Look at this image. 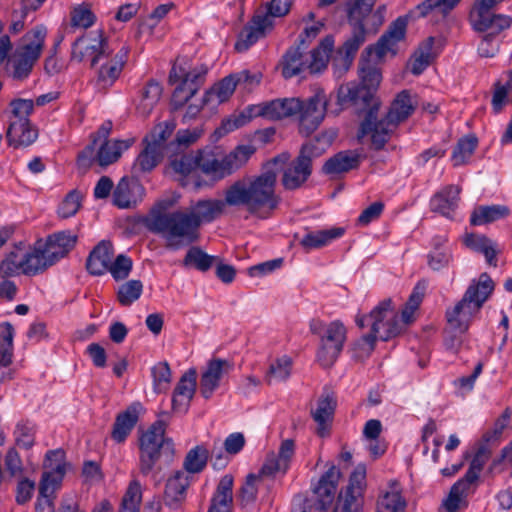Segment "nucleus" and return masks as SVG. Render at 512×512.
<instances>
[{"mask_svg": "<svg viewBox=\"0 0 512 512\" xmlns=\"http://www.w3.org/2000/svg\"><path fill=\"white\" fill-rule=\"evenodd\" d=\"M276 194V173L262 172L248 182L237 180L224 191V199H200L188 211L161 212L153 210L146 220V228L165 240L169 250H179L199 240L202 223L217 219L225 206L243 207L260 219L269 218L280 204Z\"/></svg>", "mask_w": 512, "mask_h": 512, "instance_id": "1", "label": "nucleus"}, {"mask_svg": "<svg viewBox=\"0 0 512 512\" xmlns=\"http://www.w3.org/2000/svg\"><path fill=\"white\" fill-rule=\"evenodd\" d=\"M327 99L324 93H316L306 101L299 98L274 99L248 106L239 115L222 121L219 134H226L247 124L251 119L263 117L268 120H281L293 115L299 116V132L309 136L321 124L325 117Z\"/></svg>", "mask_w": 512, "mask_h": 512, "instance_id": "2", "label": "nucleus"}, {"mask_svg": "<svg viewBox=\"0 0 512 512\" xmlns=\"http://www.w3.org/2000/svg\"><path fill=\"white\" fill-rule=\"evenodd\" d=\"M330 145L329 138L325 135H317L313 139L304 143L299 151L298 156L290 161V154L283 152L275 156L268 162L267 170H272L276 174V170L270 168V165H286L283 168L281 183L286 190H296L300 188L312 174L313 160L321 157Z\"/></svg>", "mask_w": 512, "mask_h": 512, "instance_id": "3", "label": "nucleus"}, {"mask_svg": "<svg viewBox=\"0 0 512 512\" xmlns=\"http://www.w3.org/2000/svg\"><path fill=\"white\" fill-rule=\"evenodd\" d=\"M415 108L416 105L409 91H401L392 102L384 118L378 120V118L375 117L374 109L363 119L358 137L369 135L372 148L375 150L383 149L398 124L411 116Z\"/></svg>", "mask_w": 512, "mask_h": 512, "instance_id": "4", "label": "nucleus"}, {"mask_svg": "<svg viewBox=\"0 0 512 512\" xmlns=\"http://www.w3.org/2000/svg\"><path fill=\"white\" fill-rule=\"evenodd\" d=\"M493 291L491 277L487 273L480 274L477 281L470 283L462 299L446 310L445 318L449 327L460 334L466 333Z\"/></svg>", "mask_w": 512, "mask_h": 512, "instance_id": "5", "label": "nucleus"}, {"mask_svg": "<svg viewBox=\"0 0 512 512\" xmlns=\"http://www.w3.org/2000/svg\"><path fill=\"white\" fill-rule=\"evenodd\" d=\"M333 47V38L327 36L316 48L307 52L308 45H305V38L302 37L296 45L290 47L283 55V76L292 78L304 72L314 74L323 71L327 67Z\"/></svg>", "mask_w": 512, "mask_h": 512, "instance_id": "6", "label": "nucleus"}, {"mask_svg": "<svg viewBox=\"0 0 512 512\" xmlns=\"http://www.w3.org/2000/svg\"><path fill=\"white\" fill-rule=\"evenodd\" d=\"M146 431L139 437V469L142 475H149L156 467L161 457L170 462L174 456V443L171 438L165 437L168 412L159 415Z\"/></svg>", "mask_w": 512, "mask_h": 512, "instance_id": "7", "label": "nucleus"}, {"mask_svg": "<svg viewBox=\"0 0 512 512\" xmlns=\"http://www.w3.org/2000/svg\"><path fill=\"white\" fill-rule=\"evenodd\" d=\"M54 264V260L46 252L44 241L39 239L29 251H24L20 247L11 251L0 264V274L2 277L20 273L31 276L44 272Z\"/></svg>", "mask_w": 512, "mask_h": 512, "instance_id": "8", "label": "nucleus"}, {"mask_svg": "<svg viewBox=\"0 0 512 512\" xmlns=\"http://www.w3.org/2000/svg\"><path fill=\"white\" fill-rule=\"evenodd\" d=\"M312 334L320 337V346L317 351V361L324 368L334 365L341 354L344 343L347 339V329L344 324L335 320L325 323L319 319H312L310 322Z\"/></svg>", "mask_w": 512, "mask_h": 512, "instance_id": "9", "label": "nucleus"}, {"mask_svg": "<svg viewBox=\"0 0 512 512\" xmlns=\"http://www.w3.org/2000/svg\"><path fill=\"white\" fill-rule=\"evenodd\" d=\"M355 322L361 329L369 326V333L381 341H388L403 332V325L390 298L379 302L369 314L357 315Z\"/></svg>", "mask_w": 512, "mask_h": 512, "instance_id": "10", "label": "nucleus"}, {"mask_svg": "<svg viewBox=\"0 0 512 512\" xmlns=\"http://www.w3.org/2000/svg\"><path fill=\"white\" fill-rule=\"evenodd\" d=\"M254 153L252 145H239L221 158L213 152L200 150L199 168L214 181H219L242 168Z\"/></svg>", "mask_w": 512, "mask_h": 512, "instance_id": "11", "label": "nucleus"}, {"mask_svg": "<svg viewBox=\"0 0 512 512\" xmlns=\"http://www.w3.org/2000/svg\"><path fill=\"white\" fill-rule=\"evenodd\" d=\"M376 0H348L347 16L348 22L352 26L351 36L343 43L339 53L343 54L346 61L351 62L358 52L359 48L366 41L368 23L364 22Z\"/></svg>", "mask_w": 512, "mask_h": 512, "instance_id": "12", "label": "nucleus"}, {"mask_svg": "<svg viewBox=\"0 0 512 512\" xmlns=\"http://www.w3.org/2000/svg\"><path fill=\"white\" fill-rule=\"evenodd\" d=\"M47 30L44 26H36L22 38L12 61L14 79L23 80L29 76L35 62L41 55Z\"/></svg>", "mask_w": 512, "mask_h": 512, "instance_id": "13", "label": "nucleus"}, {"mask_svg": "<svg viewBox=\"0 0 512 512\" xmlns=\"http://www.w3.org/2000/svg\"><path fill=\"white\" fill-rule=\"evenodd\" d=\"M115 48L102 30L91 31L78 37L72 44L71 60L88 62L92 68L108 57Z\"/></svg>", "mask_w": 512, "mask_h": 512, "instance_id": "14", "label": "nucleus"}, {"mask_svg": "<svg viewBox=\"0 0 512 512\" xmlns=\"http://www.w3.org/2000/svg\"><path fill=\"white\" fill-rule=\"evenodd\" d=\"M44 467L49 471L42 474L39 494L51 512H54L53 494L60 487L66 473L65 452L62 449L48 451Z\"/></svg>", "mask_w": 512, "mask_h": 512, "instance_id": "15", "label": "nucleus"}, {"mask_svg": "<svg viewBox=\"0 0 512 512\" xmlns=\"http://www.w3.org/2000/svg\"><path fill=\"white\" fill-rule=\"evenodd\" d=\"M207 72L208 68L205 65L194 67L189 72L180 74L175 66L171 69L169 81L174 83L181 80L171 98V105L174 110L183 107L198 92L205 82Z\"/></svg>", "mask_w": 512, "mask_h": 512, "instance_id": "16", "label": "nucleus"}, {"mask_svg": "<svg viewBox=\"0 0 512 512\" xmlns=\"http://www.w3.org/2000/svg\"><path fill=\"white\" fill-rule=\"evenodd\" d=\"M503 0H477L470 12V23L477 32L485 33L489 29L495 32H502L510 28L512 17L504 14H495L492 12Z\"/></svg>", "mask_w": 512, "mask_h": 512, "instance_id": "17", "label": "nucleus"}, {"mask_svg": "<svg viewBox=\"0 0 512 512\" xmlns=\"http://www.w3.org/2000/svg\"><path fill=\"white\" fill-rule=\"evenodd\" d=\"M337 102L342 108H353L357 113L365 112V117L375 109L377 117L379 102L375 94L364 86L351 81L339 87Z\"/></svg>", "mask_w": 512, "mask_h": 512, "instance_id": "18", "label": "nucleus"}, {"mask_svg": "<svg viewBox=\"0 0 512 512\" xmlns=\"http://www.w3.org/2000/svg\"><path fill=\"white\" fill-rule=\"evenodd\" d=\"M366 467L358 465L351 473L345 489L341 490L333 512H359L363 504L366 487Z\"/></svg>", "mask_w": 512, "mask_h": 512, "instance_id": "19", "label": "nucleus"}, {"mask_svg": "<svg viewBox=\"0 0 512 512\" xmlns=\"http://www.w3.org/2000/svg\"><path fill=\"white\" fill-rule=\"evenodd\" d=\"M129 48L121 46L97 65V83L102 88L111 87L120 77L128 60Z\"/></svg>", "mask_w": 512, "mask_h": 512, "instance_id": "20", "label": "nucleus"}, {"mask_svg": "<svg viewBox=\"0 0 512 512\" xmlns=\"http://www.w3.org/2000/svg\"><path fill=\"white\" fill-rule=\"evenodd\" d=\"M407 22L404 18H397L389 29L379 38L375 45L368 46L365 53L370 56L373 53L381 59L388 52L395 53V46L405 37Z\"/></svg>", "mask_w": 512, "mask_h": 512, "instance_id": "21", "label": "nucleus"}, {"mask_svg": "<svg viewBox=\"0 0 512 512\" xmlns=\"http://www.w3.org/2000/svg\"><path fill=\"white\" fill-rule=\"evenodd\" d=\"M295 452V443L292 439L282 441L278 453L270 452L259 471V477L275 476L276 473H286L289 463Z\"/></svg>", "mask_w": 512, "mask_h": 512, "instance_id": "22", "label": "nucleus"}, {"mask_svg": "<svg viewBox=\"0 0 512 512\" xmlns=\"http://www.w3.org/2000/svg\"><path fill=\"white\" fill-rule=\"evenodd\" d=\"M272 26V21L266 13H257L244 26L235 43V50L244 52L265 35V30Z\"/></svg>", "mask_w": 512, "mask_h": 512, "instance_id": "23", "label": "nucleus"}, {"mask_svg": "<svg viewBox=\"0 0 512 512\" xmlns=\"http://www.w3.org/2000/svg\"><path fill=\"white\" fill-rule=\"evenodd\" d=\"M232 368L225 359H212L207 363L205 371L200 378V393L205 399H210L214 391L219 387L223 375Z\"/></svg>", "mask_w": 512, "mask_h": 512, "instance_id": "24", "label": "nucleus"}, {"mask_svg": "<svg viewBox=\"0 0 512 512\" xmlns=\"http://www.w3.org/2000/svg\"><path fill=\"white\" fill-rule=\"evenodd\" d=\"M336 405L333 394L326 393L319 398L316 409L311 410V416L317 423L316 434L321 438L330 435Z\"/></svg>", "mask_w": 512, "mask_h": 512, "instance_id": "25", "label": "nucleus"}, {"mask_svg": "<svg viewBox=\"0 0 512 512\" xmlns=\"http://www.w3.org/2000/svg\"><path fill=\"white\" fill-rule=\"evenodd\" d=\"M142 410V404L140 402H134L124 411L117 414L111 431V438L115 442L122 443L126 440L137 424Z\"/></svg>", "mask_w": 512, "mask_h": 512, "instance_id": "26", "label": "nucleus"}, {"mask_svg": "<svg viewBox=\"0 0 512 512\" xmlns=\"http://www.w3.org/2000/svg\"><path fill=\"white\" fill-rule=\"evenodd\" d=\"M197 374L194 369L188 370L177 383L173 398L172 409L175 412L185 413L196 391Z\"/></svg>", "mask_w": 512, "mask_h": 512, "instance_id": "27", "label": "nucleus"}, {"mask_svg": "<svg viewBox=\"0 0 512 512\" xmlns=\"http://www.w3.org/2000/svg\"><path fill=\"white\" fill-rule=\"evenodd\" d=\"M461 188L457 185H447L435 193L430 200V209L444 217L452 218L457 209Z\"/></svg>", "mask_w": 512, "mask_h": 512, "instance_id": "28", "label": "nucleus"}, {"mask_svg": "<svg viewBox=\"0 0 512 512\" xmlns=\"http://www.w3.org/2000/svg\"><path fill=\"white\" fill-rule=\"evenodd\" d=\"M114 251L109 241L102 240L89 253L86 261L87 271L94 276L106 273L113 259Z\"/></svg>", "mask_w": 512, "mask_h": 512, "instance_id": "29", "label": "nucleus"}, {"mask_svg": "<svg viewBox=\"0 0 512 512\" xmlns=\"http://www.w3.org/2000/svg\"><path fill=\"white\" fill-rule=\"evenodd\" d=\"M168 168L176 175L185 177L199 167L200 150H168Z\"/></svg>", "mask_w": 512, "mask_h": 512, "instance_id": "30", "label": "nucleus"}, {"mask_svg": "<svg viewBox=\"0 0 512 512\" xmlns=\"http://www.w3.org/2000/svg\"><path fill=\"white\" fill-rule=\"evenodd\" d=\"M340 476V470L334 465L321 476L314 493L322 509H326L333 502Z\"/></svg>", "mask_w": 512, "mask_h": 512, "instance_id": "31", "label": "nucleus"}, {"mask_svg": "<svg viewBox=\"0 0 512 512\" xmlns=\"http://www.w3.org/2000/svg\"><path fill=\"white\" fill-rule=\"evenodd\" d=\"M233 476L224 475L210 500L207 512H232L233 507Z\"/></svg>", "mask_w": 512, "mask_h": 512, "instance_id": "32", "label": "nucleus"}, {"mask_svg": "<svg viewBox=\"0 0 512 512\" xmlns=\"http://www.w3.org/2000/svg\"><path fill=\"white\" fill-rule=\"evenodd\" d=\"M189 478L183 471H177L167 480L164 491V502L170 508L176 509L185 500Z\"/></svg>", "mask_w": 512, "mask_h": 512, "instance_id": "33", "label": "nucleus"}, {"mask_svg": "<svg viewBox=\"0 0 512 512\" xmlns=\"http://www.w3.org/2000/svg\"><path fill=\"white\" fill-rule=\"evenodd\" d=\"M76 242L77 236L66 230L49 235L44 241V245L46 252L50 254V257L56 263L74 248Z\"/></svg>", "mask_w": 512, "mask_h": 512, "instance_id": "34", "label": "nucleus"}, {"mask_svg": "<svg viewBox=\"0 0 512 512\" xmlns=\"http://www.w3.org/2000/svg\"><path fill=\"white\" fill-rule=\"evenodd\" d=\"M360 155L353 151H341L329 158L322 166V173L325 175H336L346 173L358 168Z\"/></svg>", "mask_w": 512, "mask_h": 512, "instance_id": "35", "label": "nucleus"}, {"mask_svg": "<svg viewBox=\"0 0 512 512\" xmlns=\"http://www.w3.org/2000/svg\"><path fill=\"white\" fill-rule=\"evenodd\" d=\"M143 191L142 185L137 182H130L123 177L113 190V204L121 209H127L137 204V193Z\"/></svg>", "mask_w": 512, "mask_h": 512, "instance_id": "36", "label": "nucleus"}, {"mask_svg": "<svg viewBox=\"0 0 512 512\" xmlns=\"http://www.w3.org/2000/svg\"><path fill=\"white\" fill-rule=\"evenodd\" d=\"M6 137L10 146L26 147L35 142L38 131L31 123L10 122Z\"/></svg>", "mask_w": 512, "mask_h": 512, "instance_id": "37", "label": "nucleus"}, {"mask_svg": "<svg viewBox=\"0 0 512 512\" xmlns=\"http://www.w3.org/2000/svg\"><path fill=\"white\" fill-rule=\"evenodd\" d=\"M510 209L506 205H480L471 213L470 223L474 226L485 225L508 217Z\"/></svg>", "mask_w": 512, "mask_h": 512, "instance_id": "38", "label": "nucleus"}, {"mask_svg": "<svg viewBox=\"0 0 512 512\" xmlns=\"http://www.w3.org/2000/svg\"><path fill=\"white\" fill-rule=\"evenodd\" d=\"M133 142L134 139L132 138L127 140H115L113 142H102L96 154V162L102 167L114 163L121 156V153L127 150Z\"/></svg>", "mask_w": 512, "mask_h": 512, "instance_id": "39", "label": "nucleus"}, {"mask_svg": "<svg viewBox=\"0 0 512 512\" xmlns=\"http://www.w3.org/2000/svg\"><path fill=\"white\" fill-rule=\"evenodd\" d=\"M345 230L342 227H333L330 229L309 232L303 236L300 241L301 246L306 250L319 249L335 239L343 236Z\"/></svg>", "mask_w": 512, "mask_h": 512, "instance_id": "40", "label": "nucleus"}, {"mask_svg": "<svg viewBox=\"0 0 512 512\" xmlns=\"http://www.w3.org/2000/svg\"><path fill=\"white\" fill-rule=\"evenodd\" d=\"M176 129L174 119L160 122L153 127L151 132L143 139V144H149L158 150L168 152L167 140L171 137Z\"/></svg>", "mask_w": 512, "mask_h": 512, "instance_id": "41", "label": "nucleus"}, {"mask_svg": "<svg viewBox=\"0 0 512 512\" xmlns=\"http://www.w3.org/2000/svg\"><path fill=\"white\" fill-rule=\"evenodd\" d=\"M162 86L154 79H150L140 91V100L137 110L143 116L149 115L162 95Z\"/></svg>", "mask_w": 512, "mask_h": 512, "instance_id": "42", "label": "nucleus"}, {"mask_svg": "<svg viewBox=\"0 0 512 512\" xmlns=\"http://www.w3.org/2000/svg\"><path fill=\"white\" fill-rule=\"evenodd\" d=\"M434 37H429L414 53L411 61V72L420 75L434 60L437 53L433 51Z\"/></svg>", "mask_w": 512, "mask_h": 512, "instance_id": "43", "label": "nucleus"}, {"mask_svg": "<svg viewBox=\"0 0 512 512\" xmlns=\"http://www.w3.org/2000/svg\"><path fill=\"white\" fill-rule=\"evenodd\" d=\"M164 153L149 144H144L143 150L136 158L133 171L135 173L151 172L162 160Z\"/></svg>", "mask_w": 512, "mask_h": 512, "instance_id": "44", "label": "nucleus"}, {"mask_svg": "<svg viewBox=\"0 0 512 512\" xmlns=\"http://www.w3.org/2000/svg\"><path fill=\"white\" fill-rule=\"evenodd\" d=\"M217 261V256L208 255L200 247L192 246L183 259V265L207 272Z\"/></svg>", "mask_w": 512, "mask_h": 512, "instance_id": "45", "label": "nucleus"}, {"mask_svg": "<svg viewBox=\"0 0 512 512\" xmlns=\"http://www.w3.org/2000/svg\"><path fill=\"white\" fill-rule=\"evenodd\" d=\"M478 146V139L474 135L465 136L457 142L453 152L454 166H461L468 162Z\"/></svg>", "mask_w": 512, "mask_h": 512, "instance_id": "46", "label": "nucleus"}, {"mask_svg": "<svg viewBox=\"0 0 512 512\" xmlns=\"http://www.w3.org/2000/svg\"><path fill=\"white\" fill-rule=\"evenodd\" d=\"M490 456V449L486 445L480 446L477 449L472 461L470 462L467 472L461 479L470 485L475 484L479 478V475L484 465L489 460Z\"/></svg>", "mask_w": 512, "mask_h": 512, "instance_id": "47", "label": "nucleus"}, {"mask_svg": "<svg viewBox=\"0 0 512 512\" xmlns=\"http://www.w3.org/2000/svg\"><path fill=\"white\" fill-rule=\"evenodd\" d=\"M472 485L459 479L450 489L448 497L443 502L447 512H457L462 504L466 506L465 497Z\"/></svg>", "mask_w": 512, "mask_h": 512, "instance_id": "48", "label": "nucleus"}, {"mask_svg": "<svg viewBox=\"0 0 512 512\" xmlns=\"http://www.w3.org/2000/svg\"><path fill=\"white\" fill-rule=\"evenodd\" d=\"M236 86L237 80H235L234 75H228L206 92L203 102H209L213 97H216L218 102L222 103L229 99Z\"/></svg>", "mask_w": 512, "mask_h": 512, "instance_id": "49", "label": "nucleus"}, {"mask_svg": "<svg viewBox=\"0 0 512 512\" xmlns=\"http://www.w3.org/2000/svg\"><path fill=\"white\" fill-rule=\"evenodd\" d=\"M143 291V284L140 280H129L119 286L117 300L122 306H130L137 301Z\"/></svg>", "mask_w": 512, "mask_h": 512, "instance_id": "50", "label": "nucleus"}, {"mask_svg": "<svg viewBox=\"0 0 512 512\" xmlns=\"http://www.w3.org/2000/svg\"><path fill=\"white\" fill-rule=\"evenodd\" d=\"M406 501L399 491L386 492L377 501L376 512H405Z\"/></svg>", "mask_w": 512, "mask_h": 512, "instance_id": "51", "label": "nucleus"}, {"mask_svg": "<svg viewBox=\"0 0 512 512\" xmlns=\"http://www.w3.org/2000/svg\"><path fill=\"white\" fill-rule=\"evenodd\" d=\"M208 460V450L203 446H196L191 449L184 459V469L189 473L201 472Z\"/></svg>", "mask_w": 512, "mask_h": 512, "instance_id": "52", "label": "nucleus"}, {"mask_svg": "<svg viewBox=\"0 0 512 512\" xmlns=\"http://www.w3.org/2000/svg\"><path fill=\"white\" fill-rule=\"evenodd\" d=\"M461 0H424L417 6L420 16L425 17L430 12L436 11L442 16H447Z\"/></svg>", "mask_w": 512, "mask_h": 512, "instance_id": "53", "label": "nucleus"}, {"mask_svg": "<svg viewBox=\"0 0 512 512\" xmlns=\"http://www.w3.org/2000/svg\"><path fill=\"white\" fill-rule=\"evenodd\" d=\"M141 500V485L132 481L123 496L120 512H139Z\"/></svg>", "mask_w": 512, "mask_h": 512, "instance_id": "54", "label": "nucleus"}, {"mask_svg": "<svg viewBox=\"0 0 512 512\" xmlns=\"http://www.w3.org/2000/svg\"><path fill=\"white\" fill-rule=\"evenodd\" d=\"M377 337L367 333L355 341L351 348L352 358L357 361L367 359L375 349Z\"/></svg>", "mask_w": 512, "mask_h": 512, "instance_id": "55", "label": "nucleus"}, {"mask_svg": "<svg viewBox=\"0 0 512 512\" xmlns=\"http://www.w3.org/2000/svg\"><path fill=\"white\" fill-rule=\"evenodd\" d=\"M202 132L199 128L179 130L175 139L168 143V150H188L201 137Z\"/></svg>", "mask_w": 512, "mask_h": 512, "instance_id": "56", "label": "nucleus"}, {"mask_svg": "<svg viewBox=\"0 0 512 512\" xmlns=\"http://www.w3.org/2000/svg\"><path fill=\"white\" fill-rule=\"evenodd\" d=\"M12 119L10 122L30 123L29 116L34 110V102L30 99H14L10 102Z\"/></svg>", "mask_w": 512, "mask_h": 512, "instance_id": "57", "label": "nucleus"}, {"mask_svg": "<svg viewBox=\"0 0 512 512\" xmlns=\"http://www.w3.org/2000/svg\"><path fill=\"white\" fill-rule=\"evenodd\" d=\"M14 328L11 323H0V355H2V362L7 363L9 356H13L14 350Z\"/></svg>", "mask_w": 512, "mask_h": 512, "instance_id": "58", "label": "nucleus"}, {"mask_svg": "<svg viewBox=\"0 0 512 512\" xmlns=\"http://www.w3.org/2000/svg\"><path fill=\"white\" fill-rule=\"evenodd\" d=\"M292 361L289 357L283 356L271 363L267 373V381H285L291 373Z\"/></svg>", "mask_w": 512, "mask_h": 512, "instance_id": "59", "label": "nucleus"}, {"mask_svg": "<svg viewBox=\"0 0 512 512\" xmlns=\"http://www.w3.org/2000/svg\"><path fill=\"white\" fill-rule=\"evenodd\" d=\"M81 194L77 190L70 191L58 207V215L63 219L74 216L81 207Z\"/></svg>", "mask_w": 512, "mask_h": 512, "instance_id": "60", "label": "nucleus"}, {"mask_svg": "<svg viewBox=\"0 0 512 512\" xmlns=\"http://www.w3.org/2000/svg\"><path fill=\"white\" fill-rule=\"evenodd\" d=\"M360 81L357 84L364 86L369 91L376 93V90L381 82V73L380 70L371 66L368 63L364 64L360 68Z\"/></svg>", "mask_w": 512, "mask_h": 512, "instance_id": "61", "label": "nucleus"}, {"mask_svg": "<svg viewBox=\"0 0 512 512\" xmlns=\"http://www.w3.org/2000/svg\"><path fill=\"white\" fill-rule=\"evenodd\" d=\"M132 266L133 263L130 257L119 254L114 261L111 260L108 271L116 281L124 280L129 276Z\"/></svg>", "mask_w": 512, "mask_h": 512, "instance_id": "62", "label": "nucleus"}, {"mask_svg": "<svg viewBox=\"0 0 512 512\" xmlns=\"http://www.w3.org/2000/svg\"><path fill=\"white\" fill-rule=\"evenodd\" d=\"M96 21L95 14L90 8L80 5L71 11V26L87 29Z\"/></svg>", "mask_w": 512, "mask_h": 512, "instance_id": "63", "label": "nucleus"}, {"mask_svg": "<svg viewBox=\"0 0 512 512\" xmlns=\"http://www.w3.org/2000/svg\"><path fill=\"white\" fill-rule=\"evenodd\" d=\"M500 33L495 32L494 29H489L482 37L478 46V53L481 57L492 58L499 52L500 44L496 40V36Z\"/></svg>", "mask_w": 512, "mask_h": 512, "instance_id": "64", "label": "nucleus"}]
</instances>
